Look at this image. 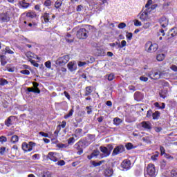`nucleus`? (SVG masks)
I'll return each mask as SVG.
<instances>
[{"label":"nucleus","instance_id":"1","mask_svg":"<svg viewBox=\"0 0 177 177\" xmlns=\"http://www.w3.org/2000/svg\"><path fill=\"white\" fill-rule=\"evenodd\" d=\"M145 177H156L157 176V171H156V166L149 163L147 167V173L145 174Z\"/></svg>","mask_w":177,"mask_h":177},{"label":"nucleus","instance_id":"10","mask_svg":"<svg viewBox=\"0 0 177 177\" xmlns=\"http://www.w3.org/2000/svg\"><path fill=\"white\" fill-rule=\"evenodd\" d=\"M139 126L142 127V128L145 130L151 129V123L149 121H143L139 124Z\"/></svg>","mask_w":177,"mask_h":177},{"label":"nucleus","instance_id":"8","mask_svg":"<svg viewBox=\"0 0 177 177\" xmlns=\"http://www.w3.org/2000/svg\"><path fill=\"white\" fill-rule=\"evenodd\" d=\"M100 150L101 151L100 157L101 158H105L106 157H109L110 156V151L106 147L101 146L100 147Z\"/></svg>","mask_w":177,"mask_h":177},{"label":"nucleus","instance_id":"12","mask_svg":"<svg viewBox=\"0 0 177 177\" xmlns=\"http://www.w3.org/2000/svg\"><path fill=\"white\" fill-rule=\"evenodd\" d=\"M10 17L8 14L6 13H1L0 14V21L1 23H8V21H10Z\"/></svg>","mask_w":177,"mask_h":177},{"label":"nucleus","instance_id":"23","mask_svg":"<svg viewBox=\"0 0 177 177\" xmlns=\"http://www.w3.org/2000/svg\"><path fill=\"white\" fill-rule=\"evenodd\" d=\"M160 115L161 113L158 111H156V112L152 113L153 120H158V118H160Z\"/></svg>","mask_w":177,"mask_h":177},{"label":"nucleus","instance_id":"26","mask_svg":"<svg viewBox=\"0 0 177 177\" xmlns=\"http://www.w3.org/2000/svg\"><path fill=\"white\" fill-rule=\"evenodd\" d=\"M122 120L120 119L119 118H115L113 119V124L114 125L118 126L122 124Z\"/></svg>","mask_w":177,"mask_h":177},{"label":"nucleus","instance_id":"28","mask_svg":"<svg viewBox=\"0 0 177 177\" xmlns=\"http://www.w3.org/2000/svg\"><path fill=\"white\" fill-rule=\"evenodd\" d=\"M164 59H165V55L164 54H158L156 56V59L158 60V62H162Z\"/></svg>","mask_w":177,"mask_h":177},{"label":"nucleus","instance_id":"59","mask_svg":"<svg viewBox=\"0 0 177 177\" xmlns=\"http://www.w3.org/2000/svg\"><path fill=\"white\" fill-rule=\"evenodd\" d=\"M7 140H8V138H6V137H5V136L0 137V142L1 143H3V142H7Z\"/></svg>","mask_w":177,"mask_h":177},{"label":"nucleus","instance_id":"34","mask_svg":"<svg viewBox=\"0 0 177 177\" xmlns=\"http://www.w3.org/2000/svg\"><path fill=\"white\" fill-rule=\"evenodd\" d=\"M168 92H167V91H162L160 93V97H162V99H165V97H167V95Z\"/></svg>","mask_w":177,"mask_h":177},{"label":"nucleus","instance_id":"14","mask_svg":"<svg viewBox=\"0 0 177 177\" xmlns=\"http://www.w3.org/2000/svg\"><path fill=\"white\" fill-rule=\"evenodd\" d=\"M19 8L21 9H27V8H30V6H31V4L28 3L26 0L20 1L19 2Z\"/></svg>","mask_w":177,"mask_h":177},{"label":"nucleus","instance_id":"54","mask_svg":"<svg viewBox=\"0 0 177 177\" xmlns=\"http://www.w3.org/2000/svg\"><path fill=\"white\" fill-rule=\"evenodd\" d=\"M133 35L132 34V32H127L126 37L127 39H129V41H131V39H132Z\"/></svg>","mask_w":177,"mask_h":177},{"label":"nucleus","instance_id":"43","mask_svg":"<svg viewBox=\"0 0 177 177\" xmlns=\"http://www.w3.org/2000/svg\"><path fill=\"white\" fill-rule=\"evenodd\" d=\"M126 149L127 150H131V149H133V145H132V143L129 142L126 145Z\"/></svg>","mask_w":177,"mask_h":177},{"label":"nucleus","instance_id":"5","mask_svg":"<svg viewBox=\"0 0 177 177\" xmlns=\"http://www.w3.org/2000/svg\"><path fill=\"white\" fill-rule=\"evenodd\" d=\"M70 60V56L68 55H64L62 57H60L57 59L55 64L58 66H64V64H67L68 63V61Z\"/></svg>","mask_w":177,"mask_h":177},{"label":"nucleus","instance_id":"56","mask_svg":"<svg viewBox=\"0 0 177 177\" xmlns=\"http://www.w3.org/2000/svg\"><path fill=\"white\" fill-rule=\"evenodd\" d=\"M151 5H153V0H148L147 3L145 5V8H149Z\"/></svg>","mask_w":177,"mask_h":177},{"label":"nucleus","instance_id":"50","mask_svg":"<svg viewBox=\"0 0 177 177\" xmlns=\"http://www.w3.org/2000/svg\"><path fill=\"white\" fill-rule=\"evenodd\" d=\"M124 46H127V41L122 40L121 41V44H119V48H124Z\"/></svg>","mask_w":177,"mask_h":177},{"label":"nucleus","instance_id":"6","mask_svg":"<svg viewBox=\"0 0 177 177\" xmlns=\"http://www.w3.org/2000/svg\"><path fill=\"white\" fill-rule=\"evenodd\" d=\"M125 151V147L124 145H118L115 147L112 152V156L114 157L115 156H118V154H121V153H124Z\"/></svg>","mask_w":177,"mask_h":177},{"label":"nucleus","instance_id":"39","mask_svg":"<svg viewBox=\"0 0 177 177\" xmlns=\"http://www.w3.org/2000/svg\"><path fill=\"white\" fill-rule=\"evenodd\" d=\"M21 74H24V75H30V71L27 69H24L22 71H20Z\"/></svg>","mask_w":177,"mask_h":177},{"label":"nucleus","instance_id":"16","mask_svg":"<svg viewBox=\"0 0 177 177\" xmlns=\"http://www.w3.org/2000/svg\"><path fill=\"white\" fill-rule=\"evenodd\" d=\"M121 167L124 169H129V168H131V160H124L121 164Z\"/></svg>","mask_w":177,"mask_h":177},{"label":"nucleus","instance_id":"17","mask_svg":"<svg viewBox=\"0 0 177 177\" xmlns=\"http://www.w3.org/2000/svg\"><path fill=\"white\" fill-rule=\"evenodd\" d=\"M113 174H114V171L111 168H107L104 171V176L105 177L113 176Z\"/></svg>","mask_w":177,"mask_h":177},{"label":"nucleus","instance_id":"51","mask_svg":"<svg viewBox=\"0 0 177 177\" xmlns=\"http://www.w3.org/2000/svg\"><path fill=\"white\" fill-rule=\"evenodd\" d=\"M51 5H52V1H50V0H46L45 1L44 6L48 7V6H51Z\"/></svg>","mask_w":177,"mask_h":177},{"label":"nucleus","instance_id":"36","mask_svg":"<svg viewBox=\"0 0 177 177\" xmlns=\"http://www.w3.org/2000/svg\"><path fill=\"white\" fill-rule=\"evenodd\" d=\"M11 142H12V143H16V142H19V136H13L11 138Z\"/></svg>","mask_w":177,"mask_h":177},{"label":"nucleus","instance_id":"27","mask_svg":"<svg viewBox=\"0 0 177 177\" xmlns=\"http://www.w3.org/2000/svg\"><path fill=\"white\" fill-rule=\"evenodd\" d=\"M92 87L91 86H87L86 87V92L84 94V96H89L91 93H92Z\"/></svg>","mask_w":177,"mask_h":177},{"label":"nucleus","instance_id":"21","mask_svg":"<svg viewBox=\"0 0 177 177\" xmlns=\"http://www.w3.org/2000/svg\"><path fill=\"white\" fill-rule=\"evenodd\" d=\"M62 5H63V0H57L55 3V8L60 9Z\"/></svg>","mask_w":177,"mask_h":177},{"label":"nucleus","instance_id":"61","mask_svg":"<svg viewBox=\"0 0 177 177\" xmlns=\"http://www.w3.org/2000/svg\"><path fill=\"white\" fill-rule=\"evenodd\" d=\"M170 68H171V70H172L175 73H177V66H176V65H171Z\"/></svg>","mask_w":177,"mask_h":177},{"label":"nucleus","instance_id":"20","mask_svg":"<svg viewBox=\"0 0 177 177\" xmlns=\"http://www.w3.org/2000/svg\"><path fill=\"white\" fill-rule=\"evenodd\" d=\"M26 17H29L30 19H34L37 17V13L35 12H28L26 13Z\"/></svg>","mask_w":177,"mask_h":177},{"label":"nucleus","instance_id":"58","mask_svg":"<svg viewBox=\"0 0 177 177\" xmlns=\"http://www.w3.org/2000/svg\"><path fill=\"white\" fill-rule=\"evenodd\" d=\"M6 150V147H0V154H1V156H3Z\"/></svg>","mask_w":177,"mask_h":177},{"label":"nucleus","instance_id":"38","mask_svg":"<svg viewBox=\"0 0 177 177\" xmlns=\"http://www.w3.org/2000/svg\"><path fill=\"white\" fill-rule=\"evenodd\" d=\"M75 142V138L71 137L68 140V145H73Z\"/></svg>","mask_w":177,"mask_h":177},{"label":"nucleus","instance_id":"60","mask_svg":"<svg viewBox=\"0 0 177 177\" xmlns=\"http://www.w3.org/2000/svg\"><path fill=\"white\" fill-rule=\"evenodd\" d=\"M153 115V111L151 110H149L147 113V118H150Z\"/></svg>","mask_w":177,"mask_h":177},{"label":"nucleus","instance_id":"29","mask_svg":"<svg viewBox=\"0 0 177 177\" xmlns=\"http://www.w3.org/2000/svg\"><path fill=\"white\" fill-rule=\"evenodd\" d=\"M103 162H104V160H101L98 162H97L96 161H93L91 164L92 165H93V167H100V165H102Z\"/></svg>","mask_w":177,"mask_h":177},{"label":"nucleus","instance_id":"22","mask_svg":"<svg viewBox=\"0 0 177 177\" xmlns=\"http://www.w3.org/2000/svg\"><path fill=\"white\" fill-rule=\"evenodd\" d=\"M169 34H170V36L171 37V38H173V37H176L177 28H173L171 30H170Z\"/></svg>","mask_w":177,"mask_h":177},{"label":"nucleus","instance_id":"33","mask_svg":"<svg viewBox=\"0 0 177 177\" xmlns=\"http://www.w3.org/2000/svg\"><path fill=\"white\" fill-rule=\"evenodd\" d=\"M74 113V109H71L67 115H64V118L67 120V118H70L71 115H73V113Z\"/></svg>","mask_w":177,"mask_h":177},{"label":"nucleus","instance_id":"37","mask_svg":"<svg viewBox=\"0 0 177 177\" xmlns=\"http://www.w3.org/2000/svg\"><path fill=\"white\" fill-rule=\"evenodd\" d=\"M134 99H135V100H140V93L136 92L134 93Z\"/></svg>","mask_w":177,"mask_h":177},{"label":"nucleus","instance_id":"62","mask_svg":"<svg viewBox=\"0 0 177 177\" xmlns=\"http://www.w3.org/2000/svg\"><path fill=\"white\" fill-rule=\"evenodd\" d=\"M30 63L34 65L35 67H39V64L38 63H37V62H35V60H30Z\"/></svg>","mask_w":177,"mask_h":177},{"label":"nucleus","instance_id":"3","mask_svg":"<svg viewBox=\"0 0 177 177\" xmlns=\"http://www.w3.org/2000/svg\"><path fill=\"white\" fill-rule=\"evenodd\" d=\"M145 49L149 53H154V52H157L158 49V44L148 41L145 44Z\"/></svg>","mask_w":177,"mask_h":177},{"label":"nucleus","instance_id":"57","mask_svg":"<svg viewBox=\"0 0 177 177\" xmlns=\"http://www.w3.org/2000/svg\"><path fill=\"white\" fill-rule=\"evenodd\" d=\"M140 81H143L144 82H147V81L149 80V78H147L145 76H141V77H140Z\"/></svg>","mask_w":177,"mask_h":177},{"label":"nucleus","instance_id":"24","mask_svg":"<svg viewBox=\"0 0 177 177\" xmlns=\"http://www.w3.org/2000/svg\"><path fill=\"white\" fill-rule=\"evenodd\" d=\"M82 133V129H77L75 131V134H73L72 136H75V138H77Z\"/></svg>","mask_w":177,"mask_h":177},{"label":"nucleus","instance_id":"53","mask_svg":"<svg viewBox=\"0 0 177 177\" xmlns=\"http://www.w3.org/2000/svg\"><path fill=\"white\" fill-rule=\"evenodd\" d=\"M57 164L59 167H63V165H66V162H64V160H61L58 161Z\"/></svg>","mask_w":177,"mask_h":177},{"label":"nucleus","instance_id":"47","mask_svg":"<svg viewBox=\"0 0 177 177\" xmlns=\"http://www.w3.org/2000/svg\"><path fill=\"white\" fill-rule=\"evenodd\" d=\"M106 149H108V151H109V153L111 154V151L113 150V149H114V147H113L111 144H109L107 145Z\"/></svg>","mask_w":177,"mask_h":177},{"label":"nucleus","instance_id":"31","mask_svg":"<svg viewBox=\"0 0 177 177\" xmlns=\"http://www.w3.org/2000/svg\"><path fill=\"white\" fill-rule=\"evenodd\" d=\"M41 177H52L50 172L46 171L41 173Z\"/></svg>","mask_w":177,"mask_h":177},{"label":"nucleus","instance_id":"42","mask_svg":"<svg viewBox=\"0 0 177 177\" xmlns=\"http://www.w3.org/2000/svg\"><path fill=\"white\" fill-rule=\"evenodd\" d=\"M151 26V23L146 22L143 25V28H145V30H147V28H149Z\"/></svg>","mask_w":177,"mask_h":177},{"label":"nucleus","instance_id":"13","mask_svg":"<svg viewBox=\"0 0 177 177\" xmlns=\"http://www.w3.org/2000/svg\"><path fill=\"white\" fill-rule=\"evenodd\" d=\"M148 77L151 80H160V75L158 72L151 71L148 73Z\"/></svg>","mask_w":177,"mask_h":177},{"label":"nucleus","instance_id":"35","mask_svg":"<svg viewBox=\"0 0 177 177\" xmlns=\"http://www.w3.org/2000/svg\"><path fill=\"white\" fill-rule=\"evenodd\" d=\"M99 154H100V151H99V150H97V149L94 150L91 153L93 158L97 157L99 156Z\"/></svg>","mask_w":177,"mask_h":177},{"label":"nucleus","instance_id":"49","mask_svg":"<svg viewBox=\"0 0 177 177\" xmlns=\"http://www.w3.org/2000/svg\"><path fill=\"white\" fill-rule=\"evenodd\" d=\"M8 84V82L5 79H0V85L3 86Z\"/></svg>","mask_w":177,"mask_h":177},{"label":"nucleus","instance_id":"25","mask_svg":"<svg viewBox=\"0 0 177 177\" xmlns=\"http://www.w3.org/2000/svg\"><path fill=\"white\" fill-rule=\"evenodd\" d=\"M4 50H5V55H6V53H8V55H13L15 53V51L12 50L10 49V47L9 46H6Z\"/></svg>","mask_w":177,"mask_h":177},{"label":"nucleus","instance_id":"15","mask_svg":"<svg viewBox=\"0 0 177 177\" xmlns=\"http://www.w3.org/2000/svg\"><path fill=\"white\" fill-rule=\"evenodd\" d=\"M67 67L68 70L71 71V72L75 71L77 70V64L74 62H70L67 64Z\"/></svg>","mask_w":177,"mask_h":177},{"label":"nucleus","instance_id":"32","mask_svg":"<svg viewBox=\"0 0 177 177\" xmlns=\"http://www.w3.org/2000/svg\"><path fill=\"white\" fill-rule=\"evenodd\" d=\"M7 63L8 62L6 61V56L4 55L1 59V66H6Z\"/></svg>","mask_w":177,"mask_h":177},{"label":"nucleus","instance_id":"63","mask_svg":"<svg viewBox=\"0 0 177 177\" xmlns=\"http://www.w3.org/2000/svg\"><path fill=\"white\" fill-rule=\"evenodd\" d=\"M155 132L159 133L162 131V128L161 127H154Z\"/></svg>","mask_w":177,"mask_h":177},{"label":"nucleus","instance_id":"19","mask_svg":"<svg viewBox=\"0 0 177 177\" xmlns=\"http://www.w3.org/2000/svg\"><path fill=\"white\" fill-rule=\"evenodd\" d=\"M41 19H43V20H44V23H49V21H50V14H49L48 12H45L41 16Z\"/></svg>","mask_w":177,"mask_h":177},{"label":"nucleus","instance_id":"44","mask_svg":"<svg viewBox=\"0 0 177 177\" xmlns=\"http://www.w3.org/2000/svg\"><path fill=\"white\" fill-rule=\"evenodd\" d=\"M57 147H59V149H66V147H67V145L59 143L57 145Z\"/></svg>","mask_w":177,"mask_h":177},{"label":"nucleus","instance_id":"55","mask_svg":"<svg viewBox=\"0 0 177 177\" xmlns=\"http://www.w3.org/2000/svg\"><path fill=\"white\" fill-rule=\"evenodd\" d=\"M86 109L87 110V114H92V106H86Z\"/></svg>","mask_w":177,"mask_h":177},{"label":"nucleus","instance_id":"11","mask_svg":"<svg viewBox=\"0 0 177 177\" xmlns=\"http://www.w3.org/2000/svg\"><path fill=\"white\" fill-rule=\"evenodd\" d=\"M159 23L162 28H165L168 26V19L165 17H162L159 19Z\"/></svg>","mask_w":177,"mask_h":177},{"label":"nucleus","instance_id":"46","mask_svg":"<svg viewBox=\"0 0 177 177\" xmlns=\"http://www.w3.org/2000/svg\"><path fill=\"white\" fill-rule=\"evenodd\" d=\"M45 66L47 68H52V63L50 61H47L45 62Z\"/></svg>","mask_w":177,"mask_h":177},{"label":"nucleus","instance_id":"2","mask_svg":"<svg viewBox=\"0 0 177 177\" xmlns=\"http://www.w3.org/2000/svg\"><path fill=\"white\" fill-rule=\"evenodd\" d=\"M86 147V141L84 140H79L76 144L74 145V149L77 151V154L78 156H81L84 153V149Z\"/></svg>","mask_w":177,"mask_h":177},{"label":"nucleus","instance_id":"52","mask_svg":"<svg viewBox=\"0 0 177 177\" xmlns=\"http://www.w3.org/2000/svg\"><path fill=\"white\" fill-rule=\"evenodd\" d=\"M125 27H127V24L124 22H122L118 24V28L122 29V28H125Z\"/></svg>","mask_w":177,"mask_h":177},{"label":"nucleus","instance_id":"40","mask_svg":"<svg viewBox=\"0 0 177 177\" xmlns=\"http://www.w3.org/2000/svg\"><path fill=\"white\" fill-rule=\"evenodd\" d=\"M170 174L171 177H177V169L171 170Z\"/></svg>","mask_w":177,"mask_h":177},{"label":"nucleus","instance_id":"4","mask_svg":"<svg viewBox=\"0 0 177 177\" xmlns=\"http://www.w3.org/2000/svg\"><path fill=\"white\" fill-rule=\"evenodd\" d=\"M89 32L85 28H80L77 31L76 37L78 39H86Z\"/></svg>","mask_w":177,"mask_h":177},{"label":"nucleus","instance_id":"48","mask_svg":"<svg viewBox=\"0 0 177 177\" xmlns=\"http://www.w3.org/2000/svg\"><path fill=\"white\" fill-rule=\"evenodd\" d=\"M115 78V75L113 73H111L109 75H108V80L109 81H113V80H114Z\"/></svg>","mask_w":177,"mask_h":177},{"label":"nucleus","instance_id":"45","mask_svg":"<svg viewBox=\"0 0 177 177\" xmlns=\"http://www.w3.org/2000/svg\"><path fill=\"white\" fill-rule=\"evenodd\" d=\"M134 26H136V27H140V26H142V22L136 19V21H134Z\"/></svg>","mask_w":177,"mask_h":177},{"label":"nucleus","instance_id":"64","mask_svg":"<svg viewBox=\"0 0 177 177\" xmlns=\"http://www.w3.org/2000/svg\"><path fill=\"white\" fill-rule=\"evenodd\" d=\"M84 6H82V5H79L77 6L76 10L77 12H81V10H82Z\"/></svg>","mask_w":177,"mask_h":177},{"label":"nucleus","instance_id":"30","mask_svg":"<svg viewBox=\"0 0 177 177\" xmlns=\"http://www.w3.org/2000/svg\"><path fill=\"white\" fill-rule=\"evenodd\" d=\"M5 125H6V127H10V125H12V116L9 117V118L5 121Z\"/></svg>","mask_w":177,"mask_h":177},{"label":"nucleus","instance_id":"18","mask_svg":"<svg viewBox=\"0 0 177 177\" xmlns=\"http://www.w3.org/2000/svg\"><path fill=\"white\" fill-rule=\"evenodd\" d=\"M140 19L142 21H147L149 20V15L148 13L145 11L140 15Z\"/></svg>","mask_w":177,"mask_h":177},{"label":"nucleus","instance_id":"41","mask_svg":"<svg viewBox=\"0 0 177 177\" xmlns=\"http://www.w3.org/2000/svg\"><path fill=\"white\" fill-rule=\"evenodd\" d=\"M158 158V153L156 152L154 155L151 156V159L152 161H157V158Z\"/></svg>","mask_w":177,"mask_h":177},{"label":"nucleus","instance_id":"9","mask_svg":"<svg viewBox=\"0 0 177 177\" xmlns=\"http://www.w3.org/2000/svg\"><path fill=\"white\" fill-rule=\"evenodd\" d=\"M57 156H59V153L56 152H49L46 156L47 160H50V161H54V162H56V161L58 160Z\"/></svg>","mask_w":177,"mask_h":177},{"label":"nucleus","instance_id":"7","mask_svg":"<svg viewBox=\"0 0 177 177\" xmlns=\"http://www.w3.org/2000/svg\"><path fill=\"white\" fill-rule=\"evenodd\" d=\"M35 143L32 142H29L28 144L27 142H23L22 143V149L24 151H31L32 150V148L35 147Z\"/></svg>","mask_w":177,"mask_h":177}]
</instances>
